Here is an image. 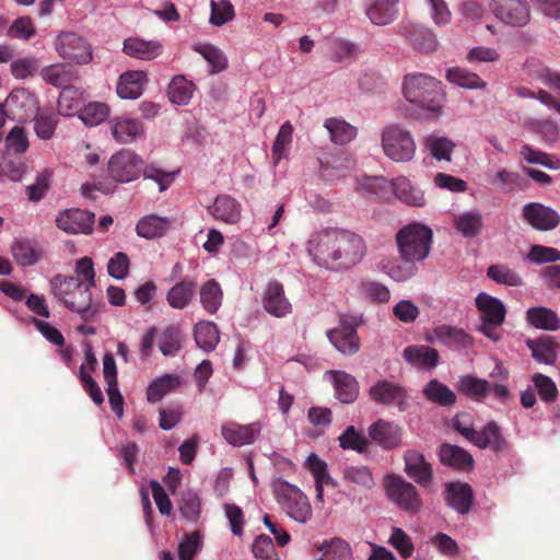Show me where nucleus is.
Listing matches in <instances>:
<instances>
[{
  "label": "nucleus",
  "mask_w": 560,
  "mask_h": 560,
  "mask_svg": "<svg viewBox=\"0 0 560 560\" xmlns=\"http://www.w3.org/2000/svg\"><path fill=\"white\" fill-rule=\"evenodd\" d=\"M307 250L319 266L327 269H348L362 260L366 245L354 232L328 229L312 236Z\"/></svg>",
  "instance_id": "obj_1"
},
{
  "label": "nucleus",
  "mask_w": 560,
  "mask_h": 560,
  "mask_svg": "<svg viewBox=\"0 0 560 560\" xmlns=\"http://www.w3.org/2000/svg\"><path fill=\"white\" fill-rule=\"evenodd\" d=\"M50 285L54 296L70 311L79 313L83 320H93L100 312V305L92 302L89 284L78 277L57 275Z\"/></svg>",
  "instance_id": "obj_2"
},
{
  "label": "nucleus",
  "mask_w": 560,
  "mask_h": 560,
  "mask_svg": "<svg viewBox=\"0 0 560 560\" xmlns=\"http://www.w3.org/2000/svg\"><path fill=\"white\" fill-rule=\"evenodd\" d=\"M433 232L418 222L407 224L396 234V243L401 259L421 262L425 260L431 250Z\"/></svg>",
  "instance_id": "obj_3"
},
{
  "label": "nucleus",
  "mask_w": 560,
  "mask_h": 560,
  "mask_svg": "<svg viewBox=\"0 0 560 560\" xmlns=\"http://www.w3.org/2000/svg\"><path fill=\"white\" fill-rule=\"evenodd\" d=\"M404 95L410 103L423 109L439 113L443 97L441 83L424 73L407 74L404 79Z\"/></svg>",
  "instance_id": "obj_4"
},
{
  "label": "nucleus",
  "mask_w": 560,
  "mask_h": 560,
  "mask_svg": "<svg viewBox=\"0 0 560 560\" xmlns=\"http://www.w3.org/2000/svg\"><path fill=\"white\" fill-rule=\"evenodd\" d=\"M273 493L282 510L295 522L305 524L312 516V506L307 497L295 486L279 480L273 486Z\"/></svg>",
  "instance_id": "obj_5"
},
{
  "label": "nucleus",
  "mask_w": 560,
  "mask_h": 560,
  "mask_svg": "<svg viewBox=\"0 0 560 560\" xmlns=\"http://www.w3.org/2000/svg\"><path fill=\"white\" fill-rule=\"evenodd\" d=\"M384 154L396 163H406L416 154V141L409 130L398 126H387L381 136Z\"/></svg>",
  "instance_id": "obj_6"
},
{
  "label": "nucleus",
  "mask_w": 560,
  "mask_h": 560,
  "mask_svg": "<svg viewBox=\"0 0 560 560\" xmlns=\"http://www.w3.org/2000/svg\"><path fill=\"white\" fill-rule=\"evenodd\" d=\"M384 488L388 499L400 510L416 514L422 509L423 502L417 488L401 476L388 475Z\"/></svg>",
  "instance_id": "obj_7"
},
{
  "label": "nucleus",
  "mask_w": 560,
  "mask_h": 560,
  "mask_svg": "<svg viewBox=\"0 0 560 560\" xmlns=\"http://www.w3.org/2000/svg\"><path fill=\"white\" fill-rule=\"evenodd\" d=\"M107 167L113 180L127 184L140 177L143 160L136 152L122 149L112 155Z\"/></svg>",
  "instance_id": "obj_8"
},
{
  "label": "nucleus",
  "mask_w": 560,
  "mask_h": 560,
  "mask_svg": "<svg viewBox=\"0 0 560 560\" xmlns=\"http://www.w3.org/2000/svg\"><path fill=\"white\" fill-rule=\"evenodd\" d=\"M55 49L62 59L78 65H86L93 59L91 46L72 32H61L55 39Z\"/></svg>",
  "instance_id": "obj_9"
},
{
  "label": "nucleus",
  "mask_w": 560,
  "mask_h": 560,
  "mask_svg": "<svg viewBox=\"0 0 560 560\" xmlns=\"http://www.w3.org/2000/svg\"><path fill=\"white\" fill-rule=\"evenodd\" d=\"M371 399L381 405L394 406L399 411L408 408L409 395L407 389L394 382L380 380L369 389Z\"/></svg>",
  "instance_id": "obj_10"
},
{
  "label": "nucleus",
  "mask_w": 560,
  "mask_h": 560,
  "mask_svg": "<svg viewBox=\"0 0 560 560\" xmlns=\"http://www.w3.org/2000/svg\"><path fill=\"white\" fill-rule=\"evenodd\" d=\"M490 9L503 23L521 27L530 20V11L525 0H491Z\"/></svg>",
  "instance_id": "obj_11"
},
{
  "label": "nucleus",
  "mask_w": 560,
  "mask_h": 560,
  "mask_svg": "<svg viewBox=\"0 0 560 560\" xmlns=\"http://www.w3.org/2000/svg\"><path fill=\"white\" fill-rule=\"evenodd\" d=\"M523 219L537 231H551L560 224V215L540 202H529L522 208Z\"/></svg>",
  "instance_id": "obj_12"
},
{
  "label": "nucleus",
  "mask_w": 560,
  "mask_h": 560,
  "mask_svg": "<svg viewBox=\"0 0 560 560\" xmlns=\"http://www.w3.org/2000/svg\"><path fill=\"white\" fill-rule=\"evenodd\" d=\"M94 213L73 208L60 212L55 222L56 225L69 234H90L93 230Z\"/></svg>",
  "instance_id": "obj_13"
},
{
  "label": "nucleus",
  "mask_w": 560,
  "mask_h": 560,
  "mask_svg": "<svg viewBox=\"0 0 560 560\" xmlns=\"http://www.w3.org/2000/svg\"><path fill=\"white\" fill-rule=\"evenodd\" d=\"M405 472L421 487H429L433 481L432 465L424 455L415 450H408L404 454Z\"/></svg>",
  "instance_id": "obj_14"
},
{
  "label": "nucleus",
  "mask_w": 560,
  "mask_h": 560,
  "mask_svg": "<svg viewBox=\"0 0 560 560\" xmlns=\"http://www.w3.org/2000/svg\"><path fill=\"white\" fill-rule=\"evenodd\" d=\"M471 444L481 450L490 448L495 454L505 453L510 448L508 440L495 421H489L481 430H477Z\"/></svg>",
  "instance_id": "obj_15"
},
{
  "label": "nucleus",
  "mask_w": 560,
  "mask_h": 560,
  "mask_svg": "<svg viewBox=\"0 0 560 560\" xmlns=\"http://www.w3.org/2000/svg\"><path fill=\"white\" fill-rule=\"evenodd\" d=\"M369 435L373 442L384 450L398 447L402 442L401 428L394 422L383 419H380L370 425Z\"/></svg>",
  "instance_id": "obj_16"
},
{
  "label": "nucleus",
  "mask_w": 560,
  "mask_h": 560,
  "mask_svg": "<svg viewBox=\"0 0 560 560\" xmlns=\"http://www.w3.org/2000/svg\"><path fill=\"white\" fill-rule=\"evenodd\" d=\"M110 132L118 143L127 144L144 138L145 129L140 120L120 116L110 120Z\"/></svg>",
  "instance_id": "obj_17"
},
{
  "label": "nucleus",
  "mask_w": 560,
  "mask_h": 560,
  "mask_svg": "<svg viewBox=\"0 0 560 560\" xmlns=\"http://www.w3.org/2000/svg\"><path fill=\"white\" fill-rule=\"evenodd\" d=\"M265 311L275 316L283 317L291 313L292 305L284 294L283 285L278 281H270L262 295Z\"/></svg>",
  "instance_id": "obj_18"
},
{
  "label": "nucleus",
  "mask_w": 560,
  "mask_h": 560,
  "mask_svg": "<svg viewBox=\"0 0 560 560\" xmlns=\"http://www.w3.org/2000/svg\"><path fill=\"white\" fill-rule=\"evenodd\" d=\"M444 498L450 508L459 514H467L474 501L472 488L466 482H448L445 485Z\"/></svg>",
  "instance_id": "obj_19"
},
{
  "label": "nucleus",
  "mask_w": 560,
  "mask_h": 560,
  "mask_svg": "<svg viewBox=\"0 0 560 560\" xmlns=\"http://www.w3.org/2000/svg\"><path fill=\"white\" fill-rule=\"evenodd\" d=\"M328 338L343 354H353L360 348L357 328L347 322H341L338 327L329 330Z\"/></svg>",
  "instance_id": "obj_20"
},
{
  "label": "nucleus",
  "mask_w": 560,
  "mask_h": 560,
  "mask_svg": "<svg viewBox=\"0 0 560 560\" xmlns=\"http://www.w3.org/2000/svg\"><path fill=\"white\" fill-rule=\"evenodd\" d=\"M122 51L131 58L150 61L162 55L163 45L159 40L128 37L124 40Z\"/></svg>",
  "instance_id": "obj_21"
},
{
  "label": "nucleus",
  "mask_w": 560,
  "mask_h": 560,
  "mask_svg": "<svg viewBox=\"0 0 560 560\" xmlns=\"http://www.w3.org/2000/svg\"><path fill=\"white\" fill-rule=\"evenodd\" d=\"M40 74L46 83L61 90L73 86L72 83L78 80V70L70 63L47 66L42 69Z\"/></svg>",
  "instance_id": "obj_22"
},
{
  "label": "nucleus",
  "mask_w": 560,
  "mask_h": 560,
  "mask_svg": "<svg viewBox=\"0 0 560 560\" xmlns=\"http://www.w3.org/2000/svg\"><path fill=\"white\" fill-rule=\"evenodd\" d=\"M259 432L260 425L257 422L245 425L230 422L222 425L221 430L224 440L234 446H243L254 443Z\"/></svg>",
  "instance_id": "obj_23"
},
{
  "label": "nucleus",
  "mask_w": 560,
  "mask_h": 560,
  "mask_svg": "<svg viewBox=\"0 0 560 560\" xmlns=\"http://www.w3.org/2000/svg\"><path fill=\"white\" fill-rule=\"evenodd\" d=\"M476 307L481 314L482 323L494 325L504 323L506 310L499 299L483 292L479 293L476 298Z\"/></svg>",
  "instance_id": "obj_24"
},
{
  "label": "nucleus",
  "mask_w": 560,
  "mask_h": 560,
  "mask_svg": "<svg viewBox=\"0 0 560 560\" xmlns=\"http://www.w3.org/2000/svg\"><path fill=\"white\" fill-rule=\"evenodd\" d=\"M525 343L537 362L549 365L556 363L560 347L555 337L540 336L536 339H527Z\"/></svg>",
  "instance_id": "obj_25"
},
{
  "label": "nucleus",
  "mask_w": 560,
  "mask_h": 560,
  "mask_svg": "<svg viewBox=\"0 0 560 560\" xmlns=\"http://www.w3.org/2000/svg\"><path fill=\"white\" fill-rule=\"evenodd\" d=\"M336 398L342 404L353 402L359 395V383L350 374L343 371H330Z\"/></svg>",
  "instance_id": "obj_26"
},
{
  "label": "nucleus",
  "mask_w": 560,
  "mask_h": 560,
  "mask_svg": "<svg viewBox=\"0 0 560 560\" xmlns=\"http://www.w3.org/2000/svg\"><path fill=\"white\" fill-rule=\"evenodd\" d=\"M148 75L144 71H128L120 75L117 84V94L121 98L135 100L142 95Z\"/></svg>",
  "instance_id": "obj_27"
},
{
  "label": "nucleus",
  "mask_w": 560,
  "mask_h": 560,
  "mask_svg": "<svg viewBox=\"0 0 560 560\" xmlns=\"http://www.w3.org/2000/svg\"><path fill=\"white\" fill-rule=\"evenodd\" d=\"M397 5L398 0H370L366 15L375 25H388L397 19Z\"/></svg>",
  "instance_id": "obj_28"
},
{
  "label": "nucleus",
  "mask_w": 560,
  "mask_h": 560,
  "mask_svg": "<svg viewBox=\"0 0 560 560\" xmlns=\"http://www.w3.org/2000/svg\"><path fill=\"white\" fill-rule=\"evenodd\" d=\"M242 207L236 199L229 195H220L215 198L209 212L220 221L229 224H235L241 218Z\"/></svg>",
  "instance_id": "obj_29"
},
{
  "label": "nucleus",
  "mask_w": 560,
  "mask_h": 560,
  "mask_svg": "<svg viewBox=\"0 0 560 560\" xmlns=\"http://www.w3.org/2000/svg\"><path fill=\"white\" fill-rule=\"evenodd\" d=\"M439 457L443 465L454 469L469 470L474 466L472 456L466 450L457 445L442 444L439 450Z\"/></svg>",
  "instance_id": "obj_30"
},
{
  "label": "nucleus",
  "mask_w": 560,
  "mask_h": 560,
  "mask_svg": "<svg viewBox=\"0 0 560 560\" xmlns=\"http://www.w3.org/2000/svg\"><path fill=\"white\" fill-rule=\"evenodd\" d=\"M435 337L445 346L456 348L458 350L469 349L474 345L471 336L463 329L451 326L440 325L434 329Z\"/></svg>",
  "instance_id": "obj_31"
},
{
  "label": "nucleus",
  "mask_w": 560,
  "mask_h": 560,
  "mask_svg": "<svg viewBox=\"0 0 560 560\" xmlns=\"http://www.w3.org/2000/svg\"><path fill=\"white\" fill-rule=\"evenodd\" d=\"M527 322L537 329L556 331L560 329V318L555 311L534 306L526 311Z\"/></svg>",
  "instance_id": "obj_32"
},
{
  "label": "nucleus",
  "mask_w": 560,
  "mask_h": 560,
  "mask_svg": "<svg viewBox=\"0 0 560 560\" xmlns=\"http://www.w3.org/2000/svg\"><path fill=\"white\" fill-rule=\"evenodd\" d=\"M423 396L431 402L448 408L456 404V394L445 384L433 378L422 389Z\"/></svg>",
  "instance_id": "obj_33"
},
{
  "label": "nucleus",
  "mask_w": 560,
  "mask_h": 560,
  "mask_svg": "<svg viewBox=\"0 0 560 560\" xmlns=\"http://www.w3.org/2000/svg\"><path fill=\"white\" fill-rule=\"evenodd\" d=\"M392 191L404 203L412 207H423L425 198L423 192L415 187L407 177H398L392 180Z\"/></svg>",
  "instance_id": "obj_34"
},
{
  "label": "nucleus",
  "mask_w": 560,
  "mask_h": 560,
  "mask_svg": "<svg viewBox=\"0 0 560 560\" xmlns=\"http://www.w3.org/2000/svg\"><path fill=\"white\" fill-rule=\"evenodd\" d=\"M305 466L315 479L316 499L323 501L324 486L332 485V479L327 470V464L316 454L312 453L307 456Z\"/></svg>",
  "instance_id": "obj_35"
},
{
  "label": "nucleus",
  "mask_w": 560,
  "mask_h": 560,
  "mask_svg": "<svg viewBox=\"0 0 560 560\" xmlns=\"http://www.w3.org/2000/svg\"><path fill=\"white\" fill-rule=\"evenodd\" d=\"M180 385V377L176 374H164L153 380L147 388V399L151 404L161 401L168 393Z\"/></svg>",
  "instance_id": "obj_36"
},
{
  "label": "nucleus",
  "mask_w": 560,
  "mask_h": 560,
  "mask_svg": "<svg viewBox=\"0 0 560 560\" xmlns=\"http://www.w3.org/2000/svg\"><path fill=\"white\" fill-rule=\"evenodd\" d=\"M402 357L408 363L421 368H434L439 361V352L428 346H409Z\"/></svg>",
  "instance_id": "obj_37"
},
{
  "label": "nucleus",
  "mask_w": 560,
  "mask_h": 560,
  "mask_svg": "<svg viewBox=\"0 0 560 560\" xmlns=\"http://www.w3.org/2000/svg\"><path fill=\"white\" fill-rule=\"evenodd\" d=\"M196 282L192 280H183L173 285L166 295L171 307L183 310L187 307L196 293Z\"/></svg>",
  "instance_id": "obj_38"
},
{
  "label": "nucleus",
  "mask_w": 560,
  "mask_h": 560,
  "mask_svg": "<svg viewBox=\"0 0 560 560\" xmlns=\"http://www.w3.org/2000/svg\"><path fill=\"white\" fill-rule=\"evenodd\" d=\"M457 389L463 395L482 401L489 395V382L474 375H462L457 383Z\"/></svg>",
  "instance_id": "obj_39"
},
{
  "label": "nucleus",
  "mask_w": 560,
  "mask_h": 560,
  "mask_svg": "<svg viewBox=\"0 0 560 560\" xmlns=\"http://www.w3.org/2000/svg\"><path fill=\"white\" fill-rule=\"evenodd\" d=\"M170 226V219L151 214L137 223L136 231L139 236L150 240L163 236Z\"/></svg>",
  "instance_id": "obj_40"
},
{
  "label": "nucleus",
  "mask_w": 560,
  "mask_h": 560,
  "mask_svg": "<svg viewBox=\"0 0 560 560\" xmlns=\"http://www.w3.org/2000/svg\"><path fill=\"white\" fill-rule=\"evenodd\" d=\"M454 226L464 237H475L480 234L483 219L480 211H466L454 217Z\"/></svg>",
  "instance_id": "obj_41"
},
{
  "label": "nucleus",
  "mask_w": 560,
  "mask_h": 560,
  "mask_svg": "<svg viewBox=\"0 0 560 560\" xmlns=\"http://www.w3.org/2000/svg\"><path fill=\"white\" fill-rule=\"evenodd\" d=\"M200 303L206 312L215 314L223 301V292L214 279L206 281L199 291Z\"/></svg>",
  "instance_id": "obj_42"
},
{
  "label": "nucleus",
  "mask_w": 560,
  "mask_h": 560,
  "mask_svg": "<svg viewBox=\"0 0 560 560\" xmlns=\"http://www.w3.org/2000/svg\"><path fill=\"white\" fill-rule=\"evenodd\" d=\"M58 113L52 109L43 108L34 117V130L42 140H49L54 137L58 126Z\"/></svg>",
  "instance_id": "obj_43"
},
{
  "label": "nucleus",
  "mask_w": 560,
  "mask_h": 560,
  "mask_svg": "<svg viewBox=\"0 0 560 560\" xmlns=\"http://www.w3.org/2000/svg\"><path fill=\"white\" fill-rule=\"evenodd\" d=\"M324 127L328 130L330 140L336 144L349 143L357 136V129L343 119L327 118Z\"/></svg>",
  "instance_id": "obj_44"
},
{
  "label": "nucleus",
  "mask_w": 560,
  "mask_h": 560,
  "mask_svg": "<svg viewBox=\"0 0 560 560\" xmlns=\"http://www.w3.org/2000/svg\"><path fill=\"white\" fill-rule=\"evenodd\" d=\"M317 550L322 552L318 560H352V552L349 544L341 538L324 540Z\"/></svg>",
  "instance_id": "obj_45"
},
{
  "label": "nucleus",
  "mask_w": 560,
  "mask_h": 560,
  "mask_svg": "<svg viewBox=\"0 0 560 560\" xmlns=\"http://www.w3.org/2000/svg\"><path fill=\"white\" fill-rule=\"evenodd\" d=\"M194 83L184 75H175L168 84L167 96L173 104L186 105L194 93Z\"/></svg>",
  "instance_id": "obj_46"
},
{
  "label": "nucleus",
  "mask_w": 560,
  "mask_h": 560,
  "mask_svg": "<svg viewBox=\"0 0 560 560\" xmlns=\"http://www.w3.org/2000/svg\"><path fill=\"white\" fill-rule=\"evenodd\" d=\"M194 337L198 347L207 352L212 351L220 340L219 329L211 322L197 323L194 329Z\"/></svg>",
  "instance_id": "obj_47"
},
{
  "label": "nucleus",
  "mask_w": 560,
  "mask_h": 560,
  "mask_svg": "<svg viewBox=\"0 0 560 560\" xmlns=\"http://www.w3.org/2000/svg\"><path fill=\"white\" fill-rule=\"evenodd\" d=\"M487 276L498 284L521 287L524 284L522 276L504 264H494L488 267Z\"/></svg>",
  "instance_id": "obj_48"
},
{
  "label": "nucleus",
  "mask_w": 560,
  "mask_h": 560,
  "mask_svg": "<svg viewBox=\"0 0 560 560\" xmlns=\"http://www.w3.org/2000/svg\"><path fill=\"white\" fill-rule=\"evenodd\" d=\"M446 79L453 84L471 90L483 89L487 85V83L477 73L459 67L448 69Z\"/></svg>",
  "instance_id": "obj_49"
},
{
  "label": "nucleus",
  "mask_w": 560,
  "mask_h": 560,
  "mask_svg": "<svg viewBox=\"0 0 560 560\" xmlns=\"http://www.w3.org/2000/svg\"><path fill=\"white\" fill-rule=\"evenodd\" d=\"M342 477L364 490H372L376 482L368 466H348L342 470Z\"/></svg>",
  "instance_id": "obj_50"
},
{
  "label": "nucleus",
  "mask_w": 560,
  "mask_h": 560,
  "mask_svg": "<svg viewBox=\"0 0 560 560\" xmlns=\"http://www.w3.org/2000/svg\"><path fill=\"white\" fill-rule=\"evenodd\" d=\"M79 89L71 86L62 90L58 97V114L62 116H72L80 112L82 97Z\"/></svg>",
  "instance_id": "obj_51"
},
{
  "label": "nucleus",
  "mask_w": 560,
  "mask_h": 560,
  "mask_svg": "<svg viewBox=\"0 0 560 560\" xmlns=\"http://www.w3.org/2000/svg\"><path fill=\"white\" fill-rule=\"evenodd\" d=\"M424 147L438 161L450 162L455 143L448 138L432 135L425 138Z\"/></svg>",
  "instance_id": "obj_52"
},
{
  "label": "nucleus",
  "mask_w": 560,
  "mask_h": 560,
  "mask_svg": "<svg viewBox=\"0 0 560 560\" xmlns=\"http://www.w3.org/2000/svg\"><path fill=\"white\" fill-rule=\"evenodd\" d=\"M109 115V107L105 103L92 102L80 108L79 117L86 126H97Z\"/></svg>",
  "instance_id": "obj_53"
},
{
  "label": "nucleus",
  "mask_w": 560,
  "mask_h": 560,
  "mask_svg": "<svg viewBox=\"0 0 560 560\" xmlns=\"http://www.w3.org/2000/svg\"><path fill=\"white\" fill-rule=\"evenodd\" d=\"M292 124L290 121L283 122L272 144V160L275 164H278L280 160L287 154L292 142Z\"/></svg>",
  "instance_id": "obj_54"
},
{
  "label": "nucleus",
  "mask_w": 560,
  "mask_h": 560,
  "mask_svg": "<svg viewBox=\"0 0 560 560\" xmlns=\"http://www.w3.org/2000/svg\"><path fill=\"white\" fill-rule=\"evenodd\" d=\"M195 50L199 52L211 66V73H218L226 69L228 59L223 51L209 44L197 45Z\"/></svg>",
  "instance_id": "obj_55"
},
{
  "label": "nucleus",
  "mask_w": 560,
  "mask_h": 560,
  "mask_svg": "<svg viewBox=\"0 0 560 560\" xmlns=\"http://www.w3.org/2000/svg\"><path fill=\"white\" fill-rule=\"evenodd\" d=\"M179 512L188 522H196L201 512V501L197 493L188 490L182 493L179 500Z\"/></svg>",
  "instance_id": "obj_56"
},
{
  "label": "nucleus",
  "mask_w": 560,
  "mask_h": 560,
  "mask_svg": "<svg viewBox=\"0 0 560 560\" xmlns=\"http://www.w3.org/2000/svg\"><path fill=\"white\" fill-rule=\"evenodd\" d=\"M338 440L341 448L353 450L358 453L365 452L370 444L369 440L360 434L353 425H349Z\"/></svg>",
  "instance_id": "obj_57"
},
{
  "label": "nucleus",
  "mask_w": 560,
  "mask_h": 560,
  "mask_svg": "<svg viewBox=\"0 0 560 560\" xmlns=\"http://www.w3.org/2000/svg\"><path fill=\"white\" fill-rule=\"evenodd\" d=\"M180 334L175 327L164 329L159 339V349L165 357L175 355L179 349Z\"/></svg>",
  "instance_id": "obj_58"
},
{
  "label": "nucleus",
  "mask_w": 560,
  "mask_h": 560,
  "mask_svg": "<svg viewBox=\"0 0 560 560\" xmlns=\"http://www.w3.org/2000/svg\"><path fill=\"white\" fill-rule=\"evenodd\" d=\"M210 22L221 26L234 18V8L230 0H211Z\"/></svg>",
  "instance_id": "obj_59"
},
{
  "label": "nucleus",
  "mask_w": 560,
  "mask_h": 560,
  "mask_svg": "<svg viewBox=\"0 0 560 560\" xmlns=\"http://www.w3.org/2000/svg\"><path fill=\"white\" fill-rule=\"evenodd\" d=\"M252 551L257 560H279L272 539L268 535H259L254 540Z\"/></svg>",
  "instance_id": "obj_60"
},
{
  "label": "nucleus",
  "mask_w": 560,
  "mask_h": 560,
  "mask_svg": "<svg viewBox=\"0 0 560 560\" xmlns=\"http://www.w3.org/2000/svg\"><path fill=\"white\" fill-rule=\"evenodd\" d=\"M527 259L538 265L560 261V250L544 245H533L527 254Z\"/></svg>",
  "instance_id": "obj_61"
},
{
  "label": "nucleus",
  "mask_w": 560,
  "mask_h": 560,
  "mask_svg": "<svg viewBox=\"0 0 560 560\" xmlns=\"http://www.w3.org/2000/svg\"><path fill=\"white\" fill-rule=\"evenodd\" d=\"M533 382L541 400L545 402H553L557 399L558 388L549 376L537 373L533 376Z\"/></svg>",
  "instance_id": "obj_62"
},
{
  "label": "nucleus",
  "mask_w": 560,
  "mask_h": 560,
  "mask_svg": "<svg viewBox=\"0 0 560 560\" xmlns=\"http://www.w3.org/2000/svg\"><path fill=\"white\" fill-rule=\"evenodd\" d=\"M416 264L417 261L401 259L386 266V273L396 281H405L416 275L418 270Z\"/></svg>",
  "instance_id": "obj_63"
},
{
  "label": "nucleus",
  "mask_w": 560,
  "mask_h": 560,
  "mask_svg": "<svg viewBox=\"0 0 560 560\" xmlns=\"http://www.w3.org/2000/svg\"><path fill=\"white\" fill-rule=\"evenodd\" d=\"M529 125L530 129L540 135L546 142L555 143L560 138L559 127L557 122L551 119L533 120Z\"/></svg>",
  "instance_id": "obj_64"
}]
</instances>
